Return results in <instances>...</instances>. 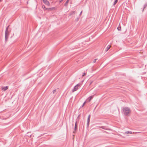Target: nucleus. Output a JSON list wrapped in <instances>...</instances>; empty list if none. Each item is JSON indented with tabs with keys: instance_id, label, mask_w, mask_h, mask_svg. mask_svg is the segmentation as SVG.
I'll use <instances>...</instances> for the list:
<instances>
[{
	"instance_id": "18",
	"label": "nucleus",
	"mask_w": 147,
	"mask_h": 147,
	"mask_svg": "<svg viewBox=\"0 0 147 147\" xmlns=\"http://www.w3.org/2000/svg\"><path fill=\"white\" fill-rule=\"evenodd\" d=\"M9 26H8L7 27V28H6V30H5V32H7V31H8V28H9Z\"/></svg>"
},
{
	"instance_id": "21",
	"label": "nucleus",
	"mask_w": 147,
	"mask_h": 147,
	"mask_svg": "<svg viewBox=\"0 0 147 147\" xmlns=\"http://www.w3.org/2000/svg\"><path fill=\"white\" fill-rule=\"evenodd\" d=\"M74 13H75V11H72V12H71V14H70V15H72V14Z\"/></svg>"
},
{
	"instance_id": "1",
	"label": "nucleus",
	"mask_w": 147,
	"mask_h": 147,
	"mask_svg": "<svg viewBox=\"0 0 147 147\" xmlns=\"http://www.w3.org/2000/svg\"><path fill=\"white\" fill-rule=\"evenodd\" d=\"M123 111L124 114L126 116L129 115L130 112V109L128 107H125L123 109Z\"/></svg>"
},
{
	"instance_id": "24",
	"label": "nucleus",
	"mask_w": 147,
	"mask_h": 147,
	"mask_svg": "<svg viewBox=\"0 0 147 147\" xmlns=\"http://www.w3.org/2000/svg\"><path fill=\"white\" fill-rule=\"evenodd\" d=\"M86 75V74L85 73H84L82 75V76H85Z\"/></svg>"
},
{
	"instance_id": "29",
	"label": "nucleus",
	"mask_w": 147,
	"mask_h": 147,
	"mask_svg": "<svg viewBox=\"0 0 147 147\" xmlns=\"http://www.w3.org/2000/svg\"><path fill=\"white\" fill-rule=\"evenodd\" d=\"M67 1H69V0H67Z\"/></svg>"
},
{
	"instance_id": "5",
	"label": "nucleus",
	"mask_w": 147,
	"mask_h": 147,
	"mask_svg": "<svg viewBox=\"0 0 147 147\" xmlns=\"http://www.w3.org/2000/svg\"><path fill=\"white\" fill-rule=\"evenodd\" d=\"M94 96V95L91 96L89 97L88 98V99L89 102H90L92 99L93 98Z\"/></svg>"
},
{
	"instance_id": "3",
	"label": "nucleus",
	"mask_w": 147,
	"mask_h": 147,
	"mask_svg": "<svg viewBox=\"0 0 147 147\" xmlns=\"http://www.w3.org/2000/svg\"><path fill=\"white\" fill-rule=\"evenodd\" d=\"M80 86V84H78L76 85L74 88L72 90V91L73 92H74L76 91L78 89V87L79 86Z\"/></svg>"
},
{
	"instance_id": "17",
	"label": "nucleus",
	"mask_w": 147,
	"mask_h": 147,
	"mask_svg": "<svg viewBox=\"0 0 147 147\" xmlns=\"http://www.w3.org/2000/svg\"><path fill=\"white\" fill-rule=\"evenodd\" d=\"M69 1H66L65 3L64 4V6H66L67 5V4L69 3Z\"/></svg>"
},
{
	"instance_id": "4",
	"label": "nucleus",
	"mask_w": 147,
	"mask_h": 147,
	"mask_svg": "<svg viewBox=\"0 0 147 147\" xmlns=\"http://www.w3.org/2000/svg\"><path fill=\"white\" fill-rule=\"evenodd\" d=\"M44 3L46 5H47L48 6H49L50 5L49 2V1H47V0H46V1H45L44 2Z\"/></svg>"
},
{
	"instance_id": "20",
	"label": "nucleus",
	"mask_w": 147,
	"mask_h": 147,
	"mask_svg": "<svg viewBox=\"0 0 147 147\" xmlns=\"http://www.w3.org/2000/svg\"><path fill=\"white\" fill-rule=\"evenodd\" d=\"M89 122H90L89 121H87V127H88L89 125Z\"/></svg>"
},
{
	"instance_id": "11",
	"label": "nucleus",
	"mask_w": 147,
	"mask_h": 147,
	"mask_svg": "<svg viewBox=\"0 0 147 147\" xmlns=\"http://www.w3.org/2000/svg\"><path fill=\"white\" fill-rule=\"evenodd\" d=\"M77 129V121H76L75 123V127H74V130L75 131Z\"/></svg>"
},
{
	"instance_id": "22",
	"label": "nucleus",
	"mask_w": 147,
	"mask_h": 147,
	"mask_svg": "<svg viewBox=\"0 0 147 147\" xmlns=\"http://www.w3.org/2000/svg\"><path fill=\"white\" fill-rule=\"evenodd\" d=\"M97 59H94L93 61V63H95V62H96V61Z\"/></svg>"
},
{
	"instance_id": "12",
	"label": "nucleus",
	"mask_w": 147,
	"mask_h": 147,
	"mask_svg": "<svg viewBox=\"0 0 147 147\" xmlns=\"http://www.w3.org/2000/svg\"><path fill=\"white\" fill-rule=\"evenodd\" d=\"M42 7L44 9V11L46 10L47 9H47V8L45 7L44 5H42Z\"/></svg>"
},
{
	"instance_id": "28",
	"label": "nucleus",
	"mask_w": 147,
	"mask_h": 147,
	"mask_svg": "<svg viewBox=\"0 0 147 147\" xmlns=\"http://www.w3.org/2000/svg\"><path fill=\"white\" fill-rule=\"evenodd\" d=\"M3 0H0V2L1 1H2Z\"/></svg>"
},
{
	"instance_id": "8",
	"label": "nucleus",
	"mask_w": 147,
	"mask_h": 147,
	"mask_svg": "<svg viewBox=\"0 0 147 147\" xmlns=\"http://www.w3.org/2000/svg\"><path fill=\"white\" fill-rule=\"evenodd\" d=\"M100 127L102 129H105V130H110V129H108L105 126H101Z\"/></svg>"
},
{
	"instance_id": "19",
	"label": "nucleus",
	"mask_w": 147,
	"mask_h": 147,
	"mask_svg": "<svg viewBox=\"0 0 147 147\" xmlns=\"http://www.w3.org/2000/svg\"><path fill=\"white\" fill-rule=\"evenodd\" d=\"M117 29L119 31H120L121 30V27L120 26L118 27L117 28Z\"/></svg>"
},
{
	"instance_id": "7",
	"label": "nucleus",
	"mask_w": 147,
	"mask_h": 147,
	"mask_svg": "<svg viewBox=\"0 0 147 147\" xmlns=\"http://www.w3.org/2000/svg\"><path fill=\"white\" fill-rule=\"evenodd\" d=\"M111 46L110 45H108L107 47L106 48L105 51L106 52H107L110 49V48L111 47Z\"/></svg>"
},
{
	"instance_id": "13",
	"label": "nucleus",
	"mask_w": 147,
	"mask_h": 147,
	"mask_svg": "<svg viewBox=\"0 0 147 147\" xmlns=\"http://www.w3.org/2000/svg\"><path fill=\"white\" fill-rule=\"evenodd\" d=\"M90 115H88V117L87 121H89V122L90 121Z\"/></svg>"
},
{
	"instance_id": "27",
	"label": "nucleus",
	"mask_w": 147,
	"mask_h": 147,
	"mask_svg": "<svg viewBox=\"0 0 147 147\" xmlns=\"http://www.w3.org/2000/svg\"><path fill=\"white\" fill-rule=\"evenodd\" d=\"M82 13V11H81V12L80 13V15H81Z\"/></svg>"
},
{
	"instance_id": "10",
	"label": "nucleus",
	"mask_w": 147,
	"mask_h": 147,
	"mask_svg": "<svg viewBox=\"0 0 147 147\" xmlns=\"http://www.w3.org/2000/svg\"><path fill=\"white\" fill-rule=\"evenodd\" d=\"M147 6V3H145L144 5V7L142 10V11H143L144 10V9Z\"/></svg>"
},
{
	"instance_id": "14",
	"label": "nucleus",
	"mask_w": 147,
	"mask_h": 147,
	"mask_svg": "<svg viewBox=\"0 0 147 147\" xmlns=\"http://www.w3.org/2000/svg\"><path fill=\"white\" fill-rule=\"evenodd\" d=\"M125 133L126 134H131L132 133V132L130 131H127L125 132Z\"/></svg>"
},
{
	"instance_id": "26",
	"label": "nucleus",
	"mask_w": 147,
	"mask_h": 147,
	"mask_svg": "<svg viewBox=\"0 0 147 147\" xmlns=\"http://www.w3.org/2000/svg\"><path fill=\"white\" fill-rule=\"evenodd\" d=\"M80 115H79L78 116V117H77V119H78V118H79V117H80Z\"/></svg>"
},
{
	"instance_id": "23",
	"label": "nucleus",
	"mask_w": 147,
	"mask_h": 147,
	"mask_svg": "<svg viewBox=\"0 0 147 147\" xmlns=\"http://www.w3.org/2000/svg\"><path fill=\"white\" fill-rule=\"evenodd\" d=\"M56 91V90L55 89L54 90H53V93L54 94L55 93V92Z\"/></svg>"
},
{
	"instance_id": "2",
	"label": "nucleus",
	"mask_w": 147,
	"mask_h": 147,
	"mask_svg": "<svg viewBox=\"0 0 147 147\" xmlns=\"http://www.w3.org/2000/svg\"><path fill=\"white\" fill-rule=\"evenodd\" d=\"M5 41L6 42L8 39L9 36V32L8 31L7 32H5Z\"/></svg>"
},
{
	"instance_id": "6",
	"label": "nucleus",
	"mask_w": 147,
	"mask_h": 147,
	"mask_svg": "<svg viewBox=\"0 0 147 147\" xmlns=\"http://www.w3.org/2000/svg\"><path fill=\"white\" fill-rule=\"evenodd\" d=\"M47 9V10L51 11V10H53L54 9H55V7H52L50 8H47V9Z\"/></svg>"
},
{
	"instance_id": "9",
	"label": "nucleus",
	"mask_w": 147,
	"mask_h": 147,
	"mask_svg": "<svg viewBox=\"0 0 147 147\" xmlns=\"http://www.w3.org/2000/svg\"><path fill=\"white\" fill-rule=\"evenodd\" d=\"M8 88V86H6L5 87H2V90H4V91H6L7 90Z\"/></svg>"
},
{
	"instance_id": "25",
	"label": "nucleus",
	"mask_w": 147,
	"mask_h": 147,
	"mask_svg": "<svg viewBox=\"0 0 147 147\" xmlns=\"http://www.w3.org/2000/svg\"><path fill=\"white\" fill-rule=\"evenodd\" d=\"M63 0H60L59 2L60 3L62 2Z\"/></svg>"
},
{
	"instance_id": "16",
	"label": "nucleus",
	"mask_w": 147,
	"mask_h": 147,
	"mask_svg": "<svg viewBox=\"0 0 147 147\" xmlns=\"http://www.w3.org/2000/svg\"><path fill=\"white\" fill-rule=\"evenodd\" d=\"M86 101H85L83 103V105L80 107V108H82V107H83V106H84V105L86 103Z\"/></svg>"
},
{
	"instance_id": "30",
	"label": "nucleus",
	"mask_w": 147,
	"mask_h": 147,
	"mask_svg": "<svg viewBox=\"0 0 147 147\" xmlns=\"http://www.w3.org/2000/svg\"><path fill=\"white\" fill-rule=\"evenodd\" d=\"M139 133V132H136V133Z\"/></svg>"
},
{
	"instance_id": "15",
	"label": "nucleus",
	"mask_w": 147,
	"mask_h": 147,
	"mask_svg": "<svg viewBox=\"0 0 147 147\" xmlns=\"http://www.w3.org/2000/svg\"><path fill=\"white\" fill-rule=\"evenodd\" d=\"M118 1V0H115V1H114V2L113 4V5H115L116 4V3H117V2Z\"/></svg>"
}]
</instances>
